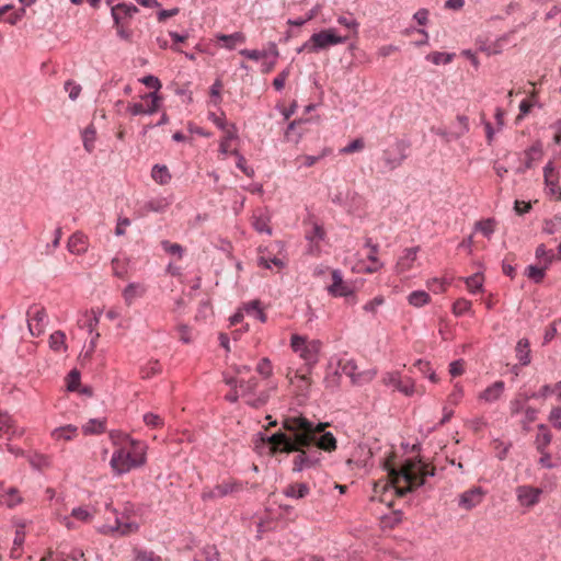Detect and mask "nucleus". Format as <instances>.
<instances>
[{
  "mask_svg": "<svg viewBox=\"0 0 561 561\" xmlns=\"http://www.w3.org/2000/svg\"><path fill=\"white\" fill-rule=\"evenodd\" d=\"M285 432H276L267 437L266 442L274 451L294 453L298 455L293 461V471L300 472L317 466L321 451L312 446L317 431H322L328 423L314 425L304 416H288L283 421Z\"/></svg>",
  "mask_w": 561,
  "mask_h": 561,
  "instance_id": "f257e3e1",
  "label": "nucleus"
},
{
  "mask_svg": "<svg viewBox=\"0 0 561 561\" xmlns=\"http://www.w3.org/2000/svg\"><path fill=\"white\" fill-rule=\"evenodd\" d=\"M387 470L397 495L401 497L424 485L427 477L435 476V469H428L420 458L404 460L401 468L387 466Z\"/></svg>",
  "mask_w": 561,
  "mask_h": 561,
  "instance_id": "f03ea898",
  "label": "nucleus"
},
{
  "mask_svg": "<svg viewBox=\"0 0 561 561\" xmlns=\"http://www.w3.org/2000/svg\"><path fill=\"white\" fill-rule=\"evenodd\" d=\"M126 438L130 442L133 450L119 448L112 455L110 465L117 474H124L131 468L140 467L145 463L146 458L140 444L128 436Z\"/></svg>",
  "mask_w": 561,
  "mask_h": 561,
  "instance_id": "7ed1b4c3",
  "label": "nucleus"
},
{
  "mask_svg": "<svg viewBox=\"0 0 561 561\" xmlns=\"http://www.w3.org/2000/svg\"><path fill=\"white\" fill-rule=\"evenodd\" d=\"M409 147V141L397 139L392 146L382 151L381 160L386 171H393L404 162Z\"/></svg>",
  "mask_w": 561,
  "mask_h": 561,
  "instance_id": "20e7f679",
  "label": "nucleus"
},
{
  "mask_svg": "<svg viewBox=\"0 0 561 561\" xmlns=\"http://www.w3.org/2000/svg\"><path fill=\"white\" fill-rule=\"evenodd\" d=\"M347 39V36L337 35L334 28L323 30L310 37L311 51H319L329 46L345 43Z\"/></svg>",
  "mask_w": 561,
  "mask_h": 561,
  "instance_id": "39448f33",
  "label": "nucleus"
},
{
  "mask_svg": "<svg viewBox=\"0 0 561 561\" xmlns=\"http://www.w3.org/2000/svg\"><path fill=\"white\" fill-rule=\"evenodd\" d=\"M26 316L31 334L33 336L41 335L44 332L47 322L45 309L37 306H32L28 308Z\"/></svg>",
  "mask_w": 561,
  "mask_h": 561,
  "instance_id": "423d86ee",
  "label": "nucleus"
},
{
  "mask_svg": "<svg viewBox=\"0 0 561 561\" xmlns=\"http://www.w3.org/2000/svg\"><path fill=\"white\" fill-rule=\"evenodd\" d=\"M241 489V485L237 482H224L221 484H217L213 489L205 488L202 492L203 501H211L227 496L233 492H237Z\"/></svg>",
  "mask_w": 561,
  "mask_h": 561,
  "instance_id": "0eeeda50",
  "label": "nucleus"
},
{
  "mask_svg": "<svg viewBox=\"0 0 561 561\" xmlns=\"http://www.w3.org/2000/svg\"><path fill=\"white\" fill-rule=\"evenodd\" d=\"M484 495L485 492L481 486H473L459 495L458 506L466 511H470L483 501Z\"/></svg>",
  "mask_w": 561,
  "mask_h": 561,
  "instance_id": "6e6552de",
  "label": "nucleus"
},
{
  "mask_svg": "<svg viewBox=\"0 0 561 561\" xmlns=\"http://www.w3.org/2000/svg\"><path fill=\"white\" fill-rule=\"evenodd\" d=\"M329 293L334 297H351L354 291L351 285L345 283L339 270L332 272V284L328 287Z\"/></svg>",
  "mask_w": 561,
  "mask_h": 561,
  "instance_id": "1a4fd4ad",
  "label": "nucleus"
},
{
  "mask_svg": "<svg viewBox=\"0 0 561 561\" xmlns=\"http://www.w3.org/2000/svg\"><path fill=\"white\" fill-rule=\"evenodd\" d=\"M541 490L530 485H520L516 489L517 500L523 506H534L538 503Z\"/></svg>",
  "mask_w": 561,
  "mask_h": 561,
  "instance_id": "9d476101",
  "label": "nucleus"
},
{
  "mask_svg": "<svg viewBox=\"0 0 561 561\" xmlns=\"http://www.w3.org/2000/svg\"><path fill=\"white\" fill-rule=\"evenodd\" d=\"M340 366H341V371L344 375L351 377L353 382H357L362 379L371 380L377 374V371L374 369V370H368V371L360 373V374L356 375L357 365L353 359L345 360L343 364L340 363Z\"/></svg>",
  "mask_w": 561,
  "mask_h": 561,
  "instance_id": "9b49d317",
  "label": "nucleus"
},
{
  "mask_svg": "<svg viewBox=\"0 0 561 561\" xmlns=\"http://www.w3.org/2000/svg\"><path fill=\"white\" fill-rule=\"evenodd\" d=\"M138 8L131 3H117L115 7H112L111 15L114 21V25L118 26L122 19L133 18L134 14L138 12Z\"/></svg>",
  "mask_w": 561,
  "mask_h": 561,
  "instance_id": "f8f14e48",
  "label": "nucleus"
},
{
  "mask_svg": "<svg viewBox=\"0 0 561 561\" xmlns=\"http://www.w3.org/2000/svg\"><path fill=\"white\" fill-rule=\"evenodd\" d=\"M327 426H324L323 428ZM312 446L317 448L319 451L320 449L325 451H332L336 448V439L331 432H324V430L317 431L316 439L313 440Z\"/></svg>",
  "mask_w": 561,
  "mask_h": 561,
  "instance_id": "ddd939ff",
  "label": "nucleus"
},
{
  "mask_svg": "<svg viewBox=\"0 0 561 561\" xmlns=\"http://www.w3.org/2000/svg\"><path fill=\"white\" fill-rule=\"evenodd\" d=\"M68 251L72 254H83L88 250V239L85 234L80 231L75 232L68 240Z\"/></svg>",
  "mask_w": 561,
  "mask_h": 561,
  "instance_id": "4468645a",
  "label": "nucleus"
},
{
  "mask_svg": "<svg viewBox=\"0 0 561 561\" xmlns=\"http://www.w3.org/2000/svg\"><path fill=\"white\" fill-rule=\"evenodd\" d=\"M146 288L140 283H129L123 290V297L127 306H131L137 299L141 298Z\"/></svg>",
  "mask_w": 561,
  "mask_h": 561,
  "instance_id": "2eb2a0df",
  "label": "nucleus"
},
{
  "mask_svg": "<svg viewBox=\"0 0 561 561\" xmlns=\"http://www.w3.org/2000/svg\"><path fill=\"white\" fill-rule=\"evenodd\" d=\"M22 430H20L14 421L8 416L3 415L0 420V437L5 439H11L16 435H21Z\"/></svg>",
  "mask_w": 561,
  "mask_h": 561,
  "instance_id": "dca6fc26",
  "label": "nucleus"
},
{
  "mask_svg": "<svg viewBox=\"0 0 561 561\" xmlns=\"http://www.w3.org/2000/svg\"><path fill=\"white\" fill-rule=\"evenodd\" d=\"M551 440H552V434L549 431L548 426L546 424H539L538 425V434L535 439L536 449L538 451L547 450L548 446L551 444Z\"/></svg>",
  "mask_w": 561,
  "mask_h": 561,
  "instance_id": "f3484780",
  "label": "nucleus"
},
{
  "mask_svg": "<svg viewBox=\"0 0 561 561\" xmlns=\"http://www.w3.org/2000/svg\"><path fill=\"white\" fill-rule=\"evenodd\" d=\"M417 251L419 247L409 248L404 250L403 255H401L397 262V271L399 273L405 272L412 266V263L416 259Z\"/></svg>",
  "mask_w": 561,
  "mask_h": 561,
  "instance_id": "a211bd4d",
  "label": "nucleus"
},
{
  "mask_svg": "<svg viewBox=\"0 0 561 561\" xmlns=\"http://www.w3.org/2000/svg\"><path fill=\"white\" fill-rule=\"evenodd\" d=\"M319 350H320V343L318 341L310 342L307 347L302 350V352L299 354L301 358L305 359L306 364L308 366H313L319 360Z\"/></svg>",
  "mask_w": 561,
  "mask_h": 561,
  "instance_id": "6ab92c4d",
  "label": "nucleus"
},
{
  "mask_svg": "<svg viewBox=\"0 0 561 561\" xmlns=\"http://www.w3.org/2000/svg\"><path fill=\"white\" fill-rule=\"evenodd\" d=\"M516 357L522 366L530 364V343L528 339H520L515 346Z\"/></svg>",
  "mask_w": 561,
  "mask_h": 561,
  "instance_id": "aec40b11",
  "label": "nucleus"
},
{
  "mask_svg": "<svg viewBox=\"0 0 561 561\" xmlns=\"http://www.w3.org/2000/svg\"><path fill=\"white\" fill-rule=\"evenodd\" d=\"M503 390L504 382L501 380L495 381L480 394V399L486 402H494L501 397Z\"/></svg>",
  "mask_w": 561,
  "mask_h": 561,
  "instance_id": "412c9836",
  "label": "nucleus"
},
{
  "mask_svg": "<svg viewBox=\"0 0 561 561\" xmlns=\"http://www.w3.org/2000/svg\"><path fill=\"white\" fill-rule=\"evenodd\" d=\"M170 202L165 197H157L146 202L142 206L145 213H164Z\"/></svg>",
  "mask_w": 561,
  "mask_h": 561,
  "instance_id": "4be33fe9",
  "label": "nucleus"
},
{
  "mask_svg": "<svg viewBox=\"0 0 561 561\" xmlns=\"http://www.w3.org/2000/svg\"><path fill=\"white\" fill-rule=\"evenodd\" d=\"M309 486L307 483H295L287 485L283 493L287 497L304 499L309 494Z\"/></svg>",
  "mask_w": 561,
  "mask_h": 561,
  "instance_id": "5701e85b",
  "label": "nucleus"
},
{
  "mask_svg": "<svg viewBox=\"0 0 561 561\" xmlns=\"http://www.w3.org/2000/svg\"><path fill=\"white\" fill-rule=\"evenodd\" d=\"M106 510H108L115 514V524L114 525H103L100 528V533L103 535H112L113 536L118 533L121 526L125 522V515L123 514L122 516H119L118 513L116 512V510L111 507V504L106 505Z\"/></svg>",
  "mask_w": 561,
  "mask_h": 561,
  "instance_id": "b1692460",
  "label": "nucleus"
},
{
  "mask_svg": "<svg viewBox=\"0 0 561 561\" xmlns=\"http://www.w3.org/2000/svg\"><path fill=\"white\" fill-rule=\"evenodd\" d=\"M217 39L224 43V47L233 49L237 44H243L245 42V36L241 32H236L229 35L219 34L217 35Z\"/></svg>",
  "mask_w": 561,
  "mask_h": 561,
  "instance_id": "393cba45",
  "label": "nucleus"
},
{
  "mask_svg": "<svg viewBox=\"0 0 561 561\" xmlns=\"http://www.w3.org/2000/svg\"><path fill=\"white\" fill-rule=\"evenodd\" d=\"M469 131V119L465 115H458L456 123L453 125L450 136L453 138H459Z\"/></svg>",
  "mask_w": 561,
  "mask_h": 561,
  "instance_id": "a878e982",
  "label": "nucleus"
},
{
  "mask_svg": "<svg viewBox=\"0 0 561 561\" xmlns=\"http://www.w3.org/2000/svg\"><path fill=\"white\" fill-rule=\"evenodd\" d=\"M81 136H82V142H83L84 149L88 152H92L94 149V142H95V138H96V130H95V127L93 126V124H90L89 126H87L82 130Z\"/></svg>",
  "mask_w": 561,
  "mask_h": 561,
  "instance_id": "bb28decb",
  "label": "nucleus"
},
{
  "mask_svg": "<svg viewBox=\"0 0 561 561\" xmlns=\"http://www.w3.org/2000/svg\"><path fill=\"white\" fill-rule=\"evenodd\" d=\"M151 176L158 184H167L171 180V174L165 165L154 164L151 171Z\"/></svg>",
  "mask_w": 561,
  "mask_h": 561,
  "instance_id": "cd10ccee",
  "label": "nucleus"
},
{
  "mask_svg": "<svg viewBox=\"0 0 561 561\" xmlns=\"http://www.w3.org/2000/svg\"><path fill=\"white\" fill-rule=\"evenodd\" d=\"M23 499L19 495L15 488H10L8 492L0 496V503L9 508L22 503Z\"/></svg>",
  "mask_w": 561,
  "mask_h": 561,
  "instance_id": "c85d7f7f",
  "label": "nucleus"
},
{
  "mask_svg": "<svg viewBox=\"0 0 561 561\" xmlns=\"http://www.w3.org/2000/svg\"><path fill=\"white\" fill-rule=\"evenodd\" d=\"M243 310L247 312L248 316H251L261 322L266 321V316L263 312L259 300H252L245 304Z\"/></svg>",
  "mask_w": 561,
  "mask_h": 561,
  "instance_id": "c756f323",
  "label": "nucleus"
},
{
  "mask_svg": "<svg viewBox=\"0 0 561 561\" xmlns=\"http://www.w3.org/2000/svg\"><path fill=\"white\" fill-rule=\"evenodd\" d=\"M408 301L414 307H422L430 301V295L425 290H414L408 296Z\"/></svg>",
  "mask_w": 561,
  "mask_h": 561,
  "instance_id": "7c9ffc66",
  "label": "nucleus"
},
{
  "mask_svg": "<svg viewBox=\"0 0 561 561\" xmlns=\"http://www.w3.org/2000/svg\"><path fill=\"white\" fill-rule=\"evenodd\" d=\"M77 431V426L69 424L55 428L51 433V436L56 439L70 440L72 438V434H75Z\"/></svg>",
  "mask_w": 561,
  "mask_h": 561,
  "instance_id": "2f4dec72",
  "label": "nucleus"
},
{
  "mask_svg": "<svg viewBox=\"0 0 561 561\" xmlns=\"http://www.w3.org/2000/svg\"><path fill=\"white\" fill-rule=\"evenodd\" d=\"M134 561H163L162 558L153 551H148L139 548L133 549Z\"/></svg>",
  "mask_w": 561,
  "mask_h": 561,
  "instance_id": "473e14b6",
  "label": "nucleus"
},
{
  "mask_svg": "<svg viewBox=\"0 0 561 561\" xmlns=\"http://www.w3.org/2000/svg\"><path fill=\"white\" fill-rule=\"evenodd\" d=\"M82 430L85 435L100 434L105 431V423L98 419H91L85 425H83Z\"/></svg>",
  "mask_w": 561,
  "mask_h": 561,
  "instance_id": "72a5a7b5",
  "label": "nucleus"
},
{
  "mask_svg": "<svg viewBox=\"0 0 561 561\" xmlns=\"http://www.w3.org/2000/svg\"><path fill=\"white\" fill-rule=\"evenodd\" d=\"M257 387V380L256 378H251L249 380H239V389L241 391V397H251L254 394V391Z\"/></svg>",
  "mask_w": 561,
  "mask_h": 561,
  "instance_id": "f704fd0d",
  "label": "nucleus"
},
{
  "mask_svg": "<svg viewBox=\"0 0 561 561\" xmlns=\"http://www.w3.org/2000/svg\"><path fill=\"white\" fill-rule=\"evenodd\" d=\"M553 172H554L553 163L551 161H549L543 168V178H545L546 185L550 187L552 193L556 192V186L558 183V179L554 178Z\"/></svg>",
  "mask_w": 561,
  "mask_h": 561,
  "instance_id": "c9c22d12",
  "label": "nucleus"
},
{
  "mask_svg": "<svg viewBox=\"0 0 561 561\" xmlns=\"http://www.w3.org/2000/svg\"><path fill=\"white\" fill-rule=\"evenodd\" d=\"M66 335L62 331H55L49 337V346L54 351H60L67 348L65 345Z\"/></svg>",
  "mask_w": 561,
  "mask_h": 561,
  "instance_id": "e433bc0d",
  "label": "nucleus"
},
{
  "mask_svg": "<svg viewBox=\"0 0 561 561\" xmlns=\"http://www.w3.org/2000/svg\"><path fill=\"white\" fill-rule=\"evenodd\" d=\"M466 285L472 294H476L477 291L482 289L483 276L479 273L473 274L466 278Z\"/></svg>",
  "mask_w": 561,
  "mask_h": 561,
  "instance_id": "4c0bfd02",
  "label": "nucleus"
},
{
  "mask_svg": "<svg viewBox=\"0 0 561 561\" xmlns=\"http://www.w3.org/2000/svg\"><path fill=\"white\" fill-rule=\"evenodd\" d=\"M547 266L545 267H538L535 265H529L526 270V275L529 279H531L534 283L539 284L542 282L545 277V271Z\"/></svg>",
  "mask_w": 561,
  "mask_h": 561,
  "instance_id": "58836bf2",
  "label": "nucleus"
},
{
  "mask_svg": "<svg viewBox=\"0 0 561 561\" xmlns=\"http://www.w3.org/2000/svg\"><path fill=\"white\" fill-rule=\"evenodd\" d=\"M561 228V217L554 216L551 219H546L543 222V232L547 234H553Z\"/></svg>",
  "mask_w": 561,
  "mask_h": 561,
  "instance_id": "ea45409f",
  "label": "nucleus"
},
{
  "mask_svg": "<svg viewBox=\"0 0 561 561\" xmlns=\"http://www.w3.org/2000/svg\"><path fill=\"white\" fill-rule=\"evenodd\" d=\"M30 465L35 469H44L49 466V458L43 454H34L30 457Z\"/></svg>",
  "mask_w": 561,
  "mask_h": 561,
  "instance_id": "a19ab883",
  "label": "nucleus"
},
{
  "mask_svg": "<svg viewBox=\"0 0 561 561\" xmlns=\"http://www.w3.org/2000/svg\"><path fill=\"white\" fill-rule=\"evenodd\" d=\"M495 221L494 219H485L476 224V229L482 232L486 238H490L494 232Z\"/></svg>",
  "mask_w": 561,
  "mask_h": 561,
  "instance_id": "79ce46f5",
  "label": "nucleus"
},
{
  "mask_svg": "<svg viewBox=\"0 0 561 561\" xmlns=\"http://www.w3.org/2000/svg\"><path fill=\"white\" fill-rule=\"evenodd\" d=\"M268 400V392L267 391H262L260 392L257 396L253 397H249L247 400H245V403L252 408H261L263 407Z\"/></svg>",
  "mask_w": 561,
  "mask_h": 561,
  "instance_id": "37998d69",
  "label": "nucleus"
},
{
  "mask_svg": "<svg viewBox=\"0 0 561 561\" xmlns=\"http://www.w3.org/2000/svg\"><path fill=\"white\" fill-rule=\"evenodd\" d=\"M471 308V301L459 298L453 305V312L455 316L459 317L468 312Z\"/></svg>",
  "mask_w": 561,
  "mask_h": 561,
  "instance_id": "c03bdc74",
  "label": "nucleus"
},
{
  "mask_svg": "<svg viewBox=\"0 0 561 561\" xmlns=\"http://www.w3.org/2000/svg\"><path fill=\"white\" fill-rule=\"evenodd\" d=\"M253 227L260 233L272 234V228L268 226V219L266 217H255Z\"/></svg>",
  "mask_w": 561,
  "mask_h": 561,
  "instance_id": "a18cd8bd",
  "label": "nucleus"
},
{
  "mask_svg": "<svg viewBox=\"0 0 561 561\" xmlns=\"http://www.w3.org/2000/svg\"><path fill=\"white\" fill-rule=\"evenodd\" d=\"M365 144L362 138H356L353 141H351L347 146L340 149V153L342 154H350L356 151H359L364 148Z\"/></svg>",
  "mask_w": 561,
  "mask_h": 561,
  "instance_id": "49530a36",
  "label": "nucleus"
},
{
  "mask_svg": "<svg viewBox=\"0 0 561 561\" xmlns=\"http://www.w3.org/2000/svg\"><path fill=\"white\" fill-rule=\"evenodd\" d=\"M427 59H430L434 65H445L451 61L453 55L447 53L435 51L428 55Z\"/></svg>",
  "mask_w": 561,
  "mask_h": 561,
  "instance_id": "de8ad7c7",
  "label": "nucleus"
},
{
  "mask_svg": "<svg viewBox=\"0 0 561 561\" xmlns=\"http://www.w3.org/2000/svg\"><path fill=\"white\" fill-rule=\"evenodd\" d=\"M91 313L92 314L88 318L85 323L82 324V327L85 328L90 334L93 333L95 327L99 324L100 316H101L102 311L101 310H98V311L92 310Z\"/></svg>",
  "mask_w": 561,
  "mask_h": 561,
  "instance_id": "09e8293b",
  "label": "nucleus"
},
{
  "mask_svg": "<svg viewBox=\"0 0 561 561\" xmlns=\"http://www.w3.org/2000/svg\"><path fill=\"white\" fill-rule=\"evenodd\" d=\"M159 371L160 365L158 360H150L141 368L142 378H150Z\"/></svg>",
  "mask_w": 561,
  "mask_h": 561,
  "instance_id": "8fccbe9b",
  "label": "nucleus"
},
{
  "mask_svg": "<svg viewBox=\"0 0 561 561\" xmlns=\"http://www.w3.org/2000/svg\"><path fill=\"white\" fill-rule=\"evenodd\" d=\"M202 556L205 561H221L220 553L215 546H206L202 551Z\"/></svg>",
  "mask_w": 561,
  "mask_h": 561,
  "instance_id": "3c124183",
  "label": "nucleus"
},
{
  "mask_svg": "<svg viewBox=\"0 0 561 561\" xmlns=\"http://www.w3.org/2000/svg\"><path fill=\"white\" fill-rule=\"evenodd\" d=\"M397 390L400 391L401 393H403L404 396L411 397L415 392L414 381L408 377L403 378V379H401L400 386L398 387Z\"/></svg>",
  "mask_w": 561,
  "mask_h": 561,
  "instance_id": "603ef678",
  "label": "nucleus"
},
{
  "mask_svg": "<svg viewBox=\"0 0 561 561\" xmlns=\"http://www.w3.org/2000/svg\"><path fill=\"white\" fill-rule=\"evenodd\" d=\"M539 152V149L536 146L530 147L528 150L525 151L526 154V161L524 162V165L519 167L516 171L517 173H524L527 169H530L533 167V160L534 153Z\"/></svg>",
  "mask_w": 561,
  "mask_h": 561,
  "instance_id": "864d4df0",
  "label": "nucleus"
},
{
  "mask_svg": "<svg viewBox=\"0 0 561 561\" xmlns=\"http://www.w3.org/2000/svg\"><path fill=\"white\" fill-rule=\"evenodd\" d=\"M80 385V373L77 369H72L67 376V389L69 391H76Z\"/></svg>",
  "mask_w": 561,
  "mask_h": 561,
  "instance_id": "5fc2aeb1",
  "label": "nucleus"
},
{
  "mask_svg": "<svg viewBox=\"0 0 561 561\" xmlns=\"http://www.w3.org/2000/svg\"><path fill=\"white\" fill-rule=\"evenodd\" d=\"M145 98H148L151 100L150 105L146 108V114H153L159 110L161 96L158 92H150Z\"/></svg>",
  "mask_w": 561,
  "mask_h": 561,
  "instance_id": "6e6d98bb",
  "label": "nucleus"
},
{
  "mask_svg": "<svg viewBox=\"0 0 561 561\" xmlns=\"http://www.w3.org/2000/svg\"><path fill=\"white\" fill-rule=\"evenodd\" d=\"M377 252H378V245H371V249L367 253V259L371 263H374V267H367V271L370 273L378 271L382 266V264L377 259Z\"/></svg>",
  "mask_w": 561,
  "mask_h": 561,
  "instance_id": "4d7b16f0",
  "label": "nucleus"
},
{
  "mask_svg": "<svg viewBox=\"0 0 561 561\" xmlns=\"http://www.w3.org/2000/svg\"><path fill=\"white\" fill-rule=\"evenodd\" d=\"M161 245L165 252L172 255H178L179 257L183 254V248L179 243H171L167 240L161 242Z\"/></svg>",
  "mask_w": 561,
  "mask_h": 561,
  "instance_id": "13d9d810",
  "label": "nucleus"
},
{
  "mask_svg": "<svg viewBox=\"0 0 561 561\" xmlns=\"http://www.w3.org/2000/svg\"><path fill=\"white\" fill-rule=\"evenodd\" d=\"M237 158V167L248 176L254 175V170L252 168L247 167V162L243 156H241L237 150L232 152Z\"/></svg>",
  "mask_w": 561,
  "mask_h": 561,
  "instance_id": "bf43d9fd",
  "label": "nucleus"
},
{
  "mask_svg": "<svg viewBox=\"0 0 561 561\" xmlns=\"http://www.w3.org/2000/svg\"><path fill=\"white\" fill-rule=\"evenodd\" d=\"M71 516L81 522H89L92 518V514L84 507H75L71 511Z\"/></svg>",
  "mask_w": 561,
  "mask_h": 561,
  "instance_id": "052dcab7",
  "label": "nucleus"
},
{
  "mask_svg": "<svg viewBox=\"0 0 561 561\" xmlns=\"http://www.w3.org/2000/svg\"><path fill=\"white\" fill-rule=\"evenodd\" d=\"M65 90L68 92L69 99L76 101L81 92V87L69 80L65 82Z\"/></svg>",
  "mask_w": 561,
  "mask_h": 561,
  "instance_id": "680f3d73",
  "label": "nucleus"
},
{
  "mask_svg": "<svg viewBox=\"0 0 561 561\" xmlns=\"http://www.w3.org/2000/svg\"><path fill=\"white\" fill-rule=\"evenodd\" d=\"M309 343L306 342L305 337L294 334L290 340V345L296 353H301Z\"/></svg>",
  "mask_w": 561,
  "mask_h": 561,
  "instance_id": "e2e57ef3",
  "label": "nucleus"
},
{
  "mask_svg": "<svg viewBox=\"0 0 561 561\" xmlns=\"http://www.w3.org/2000/svg\"><path fill=\"white\" fill-rule=\"evenodd\" d=\"M144 422L146 423V425L152 427H160L163 425V420L160 417V415L151 412L146 413L144 415Z\"/></svg>",
  "mask_w": 561,
  "mask_h": 561,
  "instance_id": "0e129e2a",
  "label": "nucleus"
},
{
  "mask_svg": "<svg viewBox=\"0 0 561 561\" xmlns=\"http://www.w3.org/2000/svg\"><path fill=\"white\" fill-rule=\"evenodd\" d=\"M139 526L135 522L125 520L118 530L119 536H127L129 534L136 533Z\"/></svg>",
  "mask_w": 561,
  "mask_h": 561,
  "instance_id": "69168bd1",
  "label": "nucleus"
},
{
  "mask_svg": "<svg viewBox=\"0 0 561 561\" xmlns=\"http://www.w3.org/2000/svg\"><path fill=\"white\" fill-rule=\"evenodd\" d=\"M325 236V232L323 228L319 225H314L312 230L307 233V239H309L311 242L313 241H320L323 240Z\"/></svg>",
  "mask_w": 561,
  "mask_h": 561,
  "instance_id": "338daca9",
  "label": "nucleus"
},
{
  "mask_svg": "<svg viewBox=\"0 0 561 561\" xmlns=\"http://www.w3.org/2000/svg\"><path fill=\"white\" fill-rule=\"evenodd\" d=\"M549 421L554 427L561 428V407L553 408L549 414Z\"/></svg>",
  "mask_w": 561,
  "mask_h": 561,
  "instance_id": "774afa93",
  "label": "nucleus"
}]
</instances>
